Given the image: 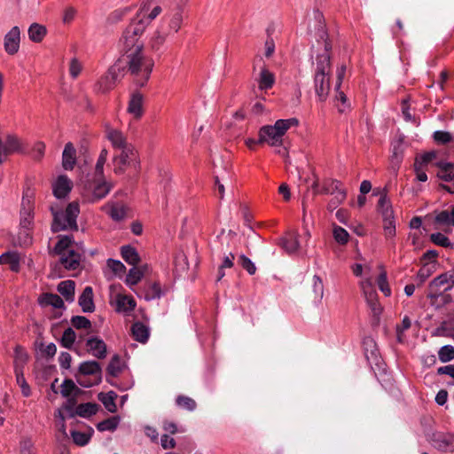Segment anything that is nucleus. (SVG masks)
<instances>
[{
	"label": "nucleus",
	"instance_id": "obj_1",
	"mask_svg": "<svg viewBox=\"0 0 454 454\" xmlns=\"http://www.w3.org/2000/svg\"><path fill=\"white\" fill-rule=\"evenodd\" d=\"M145 31L143 23L128 26L118 43L120 58L116 61L126 70L136 85L144 87L151 77L154 60L145 51L141 36Z\"/></svg>",
	"mask_w": 454,
	"mask_h": 454
},
{
	"label": "nucleus",
	"instance_id": "obj_2",
	"mask_svg": "<svg viewBox=\"0 0 454 454\" xmlns=\"http://www.w3.org/2000/svg\"><path fill=\"white\" fill-rule=\"evenodd\" d=\"M330 47L326 43L324 53L317 56L314 74V88L320 101H325L330 92L331 58Z\"/></svg>",
	"mask_w": 454,
	"mask_h": 454
},
{
	"label": "nucleus",
	"instance_id": "obj_3",
	"mask_svg": "<svg viewBox=\"0 0 454 454\" xmlns=\"http://www.w3.org/2000/svg\"><path fill=\"white\" fill-rule=\"evenodd\" d=\"M299 121L296 118L279 119L274 125H264L258 132L259 142L277 147L283 145V137L291 127H296Z\"/></svg>",
	"mask_w": 454,
	"mask_h": 454
},
{
	"label": "nucleus",
	"instance_id": "obj_4",
	"mask_svg": "<svg viewBox=\"0 0 454 454\" xmlns=\"http://www.w3.org/2000/svg\"><path fill=\"white\" fill-rule=\"evenodd\" d=\"M51 211L53 215V222L51 223V231L53 232L67 230H78L76 222L80 214V206L78 202L73 201L69 203L65 211L56 210L54 207H51Z\"/></svg>",
	"mask_w": 454,
	"mask_h": 454
},
{
	"label": "nucleus",
	"instance_id": "obj_5",
	"mask_svg": "<svg viewBox=\"0 0 454 454\" xmlns=\"http://www.w3.org/2000/svg\"><path fill=\"white\" fill-rule=\"evenodd\" d=\"M112 163L114 173L116 175H122L127 171L138 175L141 169L139 153L135 146H128L125 150L116 153Z\"/></svg>",
	"mask_w": 454,
	"mask_h": 454
},
{
	"label": "nucleus",
	"instance_id": "obj_6",
	"mask_svg": "<svg viewBox=\"0 0 454 454\" xmlns=\"http://www.w3.org/2000/svg\"><path fill=\"white\" fill-rule=\"evenodd\" d=\"M72 236H59L54 247V253L59 255L60 264L68 270H77L81 263L82 255L74 249Z\"/></svg>",
	"mask_w": 454,
	"mask_h": 454
},
{
	"label": "nucleus",
	"instance_id": "obj_7",
	"mask_svg": "<svg viewBox=\"0 0 454 454\" xmlns=\"http://www.w3.org/2000/svg\"><path fill=\"white\" fill-rule=\"evenodd\" d=\"M114 188V183L106 177L93 176L82 192V199L88 203H97L106 198Z\"/></svg>",
	"mask_w": 454,
	"mask_h": 454
},
{
	"label": "nucleus",
	"instance_id": "obj_8",
	"mask_svg": "<svg viewBox=\"0 0 454 454\" xmlns=\"http://www.w3.org/2000/svg\"><path fill=\"white\" fill-rule=\"evenodd\" d=\"M454 287V270L446 271L434 278L428 285L427 298L437 299L443 292Z\"/></svg>",
	"mask_w": 454,
	"mask_h": 454
},
{
	"label": "nucleus",
	"instance_id": "obj_9",
	"mask_svg": "<svg viewBox=\"0 0 454 454\" xmlns=\"http://www.w3.org/2000/svg\"><path fill=\"white\" fill-rule=\"evenodd\" d=\"M34 209H35V193L32 189L27 188L23 192V197L20 208L21 228L31 230L34 224Z\"/></svg>",
	"mask_w": 454,
	"mask_h": 454
},
{
	"label": "nucleus",
	"instance_id": "obj_10",
	"mask_svg": "<svg viewBox=\"0 0 454 454\" xmlns=\"http://www.w3.org/2000/svg\"><path fill=\"white\" fill-rule=\"evenodd\" d=\"M123 76L122 67L114 63L95 84V90L99 93H106L113 90L116 83Z\"/></svg>",
	"mask_w": 454,
	"mask_h": 454
},
{
	"label": "nucleus",
	"instance_id": "obj_11",
	"mask_svg": "<svg viewBox=\"0 0 454 454\" xmlns=\"http://www.w3.org/2000/svg\"><path fill=\"white\" fill-rule=\"evenodd\" d=\"M167 291L168 288H162L160 282H146L140 287L139 292L137 293V296L144 298L145 301H150L160 299Z\"/></svg>",
	"mask_w": 454,
	"mask_h": 454
},
{
	"label": "nucleus",
	"instance_id": "obj_12",
	"mask_svg": "<svg viewBox=\"0 0 454 454\" xmlns=\"http://www.w3.org/2000/svg\"><path fill=\"white\" fill-rule=\"evenodd\" d=\"M20 29L19 27L14 26L4 35V48L7 54L15 55L20 50Z\"/></svg>",
	"mask_w": 454,
	"mask_h": 454
},
{
	"label": "nucleus",
	"instance_id": "obj_13",
	"mask_svg": "<svg viewBox=\"0 0 454 454\" xmlns=\"http://www.w3.org/2000/svg\"><path fill=\"white\" fill-rule=\"evenodd\" d=\"M161 12L160 6H155L150 11L147 4H143L137 13V17L132 20L129 26L137 25L143 23L145 27L154 20Z\"/></svg>",
	"mask_w": 454,
	"mask_h": 454
},
{
	"label": "nucleus",
	"instance_id": "obj_14",
	"mask_svg": "<svg viewBox=\"0 0 454 454\" xmlns=\"http://www.w3.org/2000/svg\"><path fill=\"white\" fill-rule=\"evenodd\" d=\"M322 194L336 195L339 201H344L347 197V192L342 187V184L336 179L325 180L320 189Z\"/></svg>",
	"mask_w": 454,
	"mask_h": 454
},
{
	"label": "nucleus",
	"instance_id": "obj_15",
	"mask_svg": "<svg viewBox=\"0 0 454 454\" xmlns=\"http://www.w3.org/2000/svg\"><path fill=\"white\" fill-rule=\"evenodd\" d=\"M106 137L110 141L113 148L119 150V152L125 150L128 146H134L128 142L126 136L119 129L107 128Z\"/></svg>",
	"mask_w": 454,
	"mask_h": 454
},
{
	"label": "nucleus",
	"instance_id": "obj_16",
	"mask_svg": "<svg viewBox=\"0 0 454 454\" xmlns=\"http://www.w3.org/2000/svg\"><path fill=\"white\" fill-rule=\"evenodd\" d=\"M87 351L98 359H104L107 355V347L105 341L98 337H90L86 340Z\"/></svg>",
	"mask_w": 454,
	"mask_h": 454
},
{
	"label": "nucleus",
	"instance_id": "obj_17",
	"mask_svg": "<svg viewBox=\"0 0 454 454\" xmlns=\"http://www.w3.org/2000/svg\"><path fill=\"white\" fill-rule=\"evenodd\" d=\"M127 112L138 120L144 115V96L139 91H134L130 95Z\"/></svg>",
	"mask_w": 454,
	"mask_h": 454
},
{
	"label": "nucleus",
	"instance_id": "obj_18",
	"mask_svg": "<svg viewBox=\"0 0 454 454\" xmlns=\"http://www.w3.org/2000/svg\"><path fill=\"white\" fill-rule=\"evenodd\" d=\"M2 153L3 156L20 153L23 150V144L20 137L15 134H7L4 142L2 141Z\"/></svg>",
	"mask_w": 454,
	"mask_h": 454
},
{
	"label": "nucleus",
	"instance_id": "obj_19",
	"mask_svg": "<svg viewBox=\"0 0 454 454\" xmlns=\"http://www.w3.org/2000/svg\"><path fill=\"white\" fill-rule=\"evenodd\" d=\"M137 302L131 295L117 294L114 298L115 311L118 313H129L135 309Z\"/></svg>",
	"mask_w": 454,
	"mask_h": 454
},
{
	"label": "nucleus",
	"instance_id": "obj_20",
	"mask_svg": "<svg viewBox=\"0 0 454 454\" xmlns=\"http://www.w3.org/2000/svg\"><path fill=\"white\" fill-rule=\"evenodd\" d=\"M73 187L72 181L65 175H61L52 184L53 194L58 199L66 198Z\"/></svg>",
	"mask_w": 454,
	"mask_h": 454
},
{
	"label": "nucleus",
	"instance_id": "obj_21",
	"mask_svg": "<svg viewBox=\"0 0 454 454\" xmlns=\"http://www.w3.org/2000/svg\"><path fill=\"white\" fill-rule=\"evenodd\" d=\"M63 410L67 411L70 417L78 415L82 418H88L97 413L98 404L92 403H81L76 407L74 411L71 405H65Z\"/></svg>",
	"mask_w": 454,
	"mask_h": 454
},
{
	"label": "nucleus",
	"instance_id": "obj_22",
	"mask_svg": "<svg viewBox=\"0 0 454 454\" xmlns=\"http://www.w3.org/2000/svg\"><path fill=\"white\" fill-rule=\"evenodd\" d=\"M279 245L289 254L296 253L300 247L298 233L296 231L286 233V235L280 239Z\"/></svg>",
	"mask_w": 454,
	"mask_h": 454
},
{
	"label": "nucleus",
	"instance_id": "obj_23",
	"mask_svg": "<svg viewBox=\"0 0 454 454\" xmlns=\"http://www.w3.org/2000/svg\"><path fill=\"white\" fill-rule=\"evenodd\" d=\"M76 164V150L71 142L66 144L62 153V167L66 170L74 169Z\"/></svg>",
	"mask_w": 454,
	"mask_h": 454
},
{
	"label": "nucleus",
	"instance_id": "obj_24",
	"mask_svg": "<svg viewBox=\"0 0 454 454\" xmlns=\"http://www.w3.org/2000/svg\"><path fill=\"white\" fill-rule=\"evenodd\" d=\"M29 360L27 350L20 345H17L14 348L13 367L14 372L24 371L26 364Z\"/></svg>",
	"mask_w": 454,
	"mask_h": 454
},
{
	"label": "nucleus",
	"instance_id": "obj_25",
	"mask_svg": "<svg viewBox=\"0 0 454 454\" xmlns=\"http://www.w3.org/2000/svg\"><path fill=\"white\" fill-rule=\"evenodd\" d=\"M79 305L83 312H93L95 305L93 302V290L90 286H86L79 297Z\"/></svg>",
	"mask_w": 454,
	"mask_h": 454
},
{
	"label": "nucleus",
	"instance_id": "obj_26",
	"mask_svg": "<svg viewBox=\"0 0 454 454\" xmlns=\"http://www.w3.org/2000/svg\"><path fill=\"white\" fill-rule=\"evenodd\" d=\"M38 302L41 306H52L56 309H61L64 307V301L60 296L55 294L45 293L38 298Z\"/></svg>",
	"mask_w": 454,
	"mask_h": 454
},
{
	"label": "nucleus",
	"instance_id": "obj_27",
	"mask_svg": "<svg viewBox=\"0 0 454 454\" xmlns=\"http://www.w3.org/2000/svg\"><path fill=\"white\" fill-rule=\"evenodd\" d=\"M131 333L137 341L145 343L149 339V328L141 322H136L131 326Z\"/></svg>",
	"mask_w": 454,
	"mask_h": 454
},
{
	"label": "nucleus",
	"instance_id": "obj_28",
	"mask_svg": "<svg viewBox=\"0 0 454 454\" xmlns=\"http://www.w3.org/2000/svg\"><path fill=\"white\" fill-rule=\"evenodd\" d=\"M430 441L440 450H446L452 443L451 436L440 432L433 433Z\"/></svg>",
	"mask_w": 454,
	"mask_h": 454
},
{
	"label": "nucleus",
	"instance_id": "obj_29",
	"mask_svg": "<svg viewBox=\"0 0 454 454\" xmlns=\"http://www.w3.org/2000/svg\"><path fill=\"white\" fill-rule=\"evenodd\" d=\"M275 83V75L266 67L262 68L258 79V88L261 90L271 89Z\"/></svg>",
	"mask_w": 454,
	"mask_h": 454
},
{
	"label": "nucleus",
	"instance_id": "obj_30",
	"mask_svg": "<svg viewBox=\"0 0 454 454\" xmlns=\"http://www.w3.org/2000/svg\"><path fill=\"white\" fill-rule=\"evenodd\" d=\"M101 209L106 212L114 221H121L126 216V208L122 205L115 203L106 204L103 206Z\"/></svg>",
	"mask_w": 454,
	"mask_h": 454
},
{
	"label": "nucleus",
	"instance_id": "obj_31",
	"mask_svg": "<svg viewBox=\"0 0 454 454\" xmlns=\"http://www.w3.org/2000/svg\"><path fill=\"white\" fill-rule=\"evenodd\" d=\"M28 38L33 43H41L47 34V29L43 25L39 23H33L28 27Z\"/></svg>",
	"mask_w": 454,
	"mask_h": 454
},
{
	"label": "nucleus",
	"instance_id": "obj_32",
	"mask_svg": "<svg viewBox=\"0 0 454 454\" xmlns=\"http://www.w3.org/2000/svg\"><path fill=\"white\" fill-rule=\"evenodd\" d=\"M101 366L97 361H85L80 364L78 372L81 375H96L101 374Z\"/></svg>",
	"mask_w": 454,
	"mask_h": 454
},
{
	"label": "nucleus",
	"instance_id": "obj_33",
	"mask_svg": "<svg viewBox=\"0 0 454 454\" xmlns=\"http://www.w3.org/2000/svg\"><path fill=\"white\" fill-rule=\"evenodd\" d=\"M121 254L122 259L129 264L136 266L139 261L140 257L136 248L131 246H123L121 248Z\"/></svg>",
	"mask_w": 454,
	"mask_h": 454
},
{
	"label": "nucleus",
	"instance_id": "obj_34",
	"mask_svg": "<svg viewBox=\"0 0 454 454\" xmlns=\"http://www.w3.org/2000/svg\"><path fill=\"white\" fill-rule=\"evenodd\" d=\"M75 283L73 280L61 281L58 285V291L67 301H73L74 297Z\"/></svg>",
	"mask_w": 454,
	"mask_h": 454
},
{
	"label": "nucleus",
	"instance_id": "obj_35",
	"mask_svg": "<svg viewBox=\"0 0 454 454\" xmlns=\"http://www.w3.org/2000/svg\"><path fill=\"white\" fill-rule=\"evenodd\" d=\"M117 398V394L114 391H109L107 393H100L98 395L99 401L102 402L105 408L110 412L116 411V404L115 399Z\"/></svg>",
	"mask_w": 454,
	"mask_h": 454
},
{
	"label": "nucleus",
	"instance_id": "obj_36",
	"mask_svg": "<svg viewBox=\"0 0 454 454\" xmlns=\"http://www.w3.org/2000/svg\"><path fill=\"white\" fill-rule=\"evenodd\" d=\"M123 363L119 355H114L111 358L106 368L107 373L112 377H117L123 371Z\"/></svg>",
	"mask_w": 454,
	"mask_h": 454
},
{
	"label": "nucleus",
	"instance_id": "obj_37",
	"mask_svg": "<svg viewBox=\"0 0 454 454\" xmlns=\"http://www.w3.org/2000/svg\"><path fill=\"white\" fill-rule=\"evenodd\" d=\"M378 210L382 217H390L394 213L390 200L387 198V193H381L378 201Z\"/></svg>",
	"mask_w": 454,
	"mask_h": 454
},
{
	"label": "nucleus",
	"instance_id": "obj_38",
	"mask_svg": "<svg viewBox=\"0 0 454 454\" xmlns=\"http://www.w3.org/2000/svg\"><path fill=\"white\" fill-rule=\"evenodd\" d=\"M4 264H8L12 271L19 272L20 269V256L19 253L16 251L6 252Z\"/></svg>",
	"mask_w": 454,
	"mask_h": 454
},
{
	"label": "nucleus",
	"instance_id": "obj_39",
	"mask_svg": "<svg viewBox=\"0 0 454 454\" xmlns=\"http://www.w3.org/2000/svg\"><path fill=\"white\" fill-rule=\"evenodd\" d=\"M120 423V418L114 416L97 424V429L100 432L114 431Z\"/></svg>",
	"mask_w": 454,
	"mask_h": 454
},
{
	"label": "nucleus",
	"instance_id": "obj_40",
	"mask_svg": "<svg viewBox=\"0 0 454 454\" xmlns=\"http://www.w3.org/2000/svg\"><path fill=\"white\" fill-rule=\"evenodd\" d=\"M435 223L441 225H454V207L450 210H442L435 216Z\"/></svg>",
	"mask_w": 454,
	"mask_h": 454
},
{
	"label": "nucleus",
	"instance_id": "obj_41",
	"mask_svg": "<svg viewBox=\"0 0 454 454\" xmlns=\"http://www.w3.org/2000/svg\"><path fill=\"white\" fill-rule=\"evenodd\" d=\"M145 271L137 267H133L129 270L126 277V284L129 286L137 285L144 277Z\"/></svg>",
	"mask_w": 454,
	"mask_h": 454
},
{
	"label": "nucleus",
	"instance_id": "obj_42",
	"mask_svg": "<svg viewBox=\"0 0 454 454\" xmlns=\"http://www.w3.org/2000/svg\"><path fill=\"white\" fill-rule=\"evenodd\" d=\"M108 151L104 148L100 151L95 166L94 176L105 177L104 166L107 160Z\"/></svg>",
	"mask_w": 454,
	"mask_h": 454
},
{
	"label": "nucleus",
	"instance_id": "obj_43",
	"mask_svg": "<svg viewBox=\"0 0 454 454\" xmlns=\"http://www.w3.org/2000/svg\"><path fill=\"white\" fill-rule=\"evenodd\" d=\"M176 403L178 407L189 411H193L197 407V403L192 398L183 395L176 398Z\"/></svg>",
	"mask_w": 454,
	"mask_h": 454
},
{
	"label": "nucleus",
	"instance_id": "obj_44",
	"mask_svg": "<svg viewBox=\"0 0 454 454\" xmlns=\"http://www.w3.org/2000/svg\"><path fill=\"white\" fill-rule=\"evenodd\" d=\"M75 339H76V334H75L74 331L71 327H68L63 333V335L60 339V345L63 348L70 349V348H72V347L75 341Z\"/></svg>",
	"mask_w": 454,
	"mask_h": 454
},
{
	"label": "nucleus",
	"instance_id": "obj_45",
	"mask_svg": "<svg viewBox=\"0 0 454 454\" xmlns=\"http://www.w3.org/2000/svg\"><path fill=\"white\" fill-rule=\"evenodd\" d=\"M333 235L335 241L340 245H346L348 242L349 234L344 228L340 226H333Z\"/></svg>",
	"mask_w": 454,
	"mask_h": 454
},
{
	"label": "nucleus",
	"instance_id": "obj_46",
	"mask_svg": "<svg viewBox=\"0 0 454 454\" xmlns=\"http://www.w3.org/2000/svg\"><path fill=\"white\" fill-rule=\"evenodd\" d=\"M14 373L17 384L20 386L22 395L28 397L31 395V389L25 379L24 371L14 372Z\"/></svg>",
	"mask_w": 454,
	"mask_h": 454
},
{
	"label": "nucleus",
	"instance_id": "obj_47",
	"mask_svg": "<svg viewBox=\"0 0 454 454\" xmlns=\"http://www.w3.org/2000/svg\"><path fill=\"white\" fill-rule=\"evenodd\" d=\"M438 357L442 363H447L454 359V347L451 345L442 346L438 351Z\"/></svg>",
	"mask_w": 454,
	"mask_h": 454
},
{
	"label": "nucleus",
	"instance_id": "obj_48",
	"mask_svg": "<svg viewBox=\"0 0 454 454\" xmlns=\"http://www.w3.org/2000/svg\"><path fill=\"white\" fill-rule=\"evenodd\" d=\"M435 158L436 153L434 151L427 152L422 155L417 156L415 158L414 165L427 168V165Z\"/></svg>",
	"mask_w": 454,
	"mask_h": 454
},
{
	"label": "nucleus",
	"instance_id": "obj_49",
	"mask_svg": "<svg viewBox=\"0 0 454 454\" xmlns=\"http://www.w3.org/2000/svg\"><path fill=\"white\" fill-rule=\"evenodd\" d=\"M383 218L384 234L387 238H393L395 235V224L394 219V213L390 217Z\"/></svg>",
	"mask_w": 454,
	"mask_h": 454
},
{
	"label": "nucleus",
	"instance_id": "obj_50",
	"mask_svg": "<svg viewBox=\"0 0 454 454\" xmlns=\"http://www.w3.org/2000/svg\"><path fill=\"white\" fill-rule=\"evenodd\" d=\"M430 240L434 244L442 247H453V245L450 242V240L449 239V238L441 232L432 233L430 235Z\"/></svg>",
	"mask_w": 454,
	"mask_h": 454
},
{
	"label": "nucleus",
	"instance_id": "obj_51",
	"mask_svg": "<svg viewBox=\"0 0 454 454\" xmlns=\"http://www.w3.org/2000/svg\"><path fill=\"white\" fill-rule=\"evenodd\" d=\"M71 436L76 445L84 446L90 442L91 434L79 431H71Z\"/></svg>",
	"mask_w": 454,
	"mask_h": 454
},
{
	"label": "nucleus",
	"instance_id": "obj_52",
	"mask_svg": "<svg viewBox=\"0 0 454 454\" xmlns=\"http://www.w3.org/2000/svg\"><path fill=\"white\" fill-rule=\"evenodd\" d=\"M377 285L385 296L388 297L391 295V289L389 287L387 272L385 270L380 272L379 275L377 278Z\"/></svg>",
	"mask_w": 454,
	"mask_h": 454
},
{
	"label": "nucleus",
	"instance_id": "obj_53",
	"mask_svg": "<svg viewBox=\"0 0 454 454\" xmlns=\"http://www.w3.org/2000/svg\"><path fill=\"white\" fill-rule=\"evenodd\" d=\"M71 324L76 329H90L91 327V322L83 316L72 317Z\"/></svg>",
	"mask_w": 454,
	"mask_h": 454
},
{
	"label": "nucleus",
	"instance_id": "obj_54",
	"mask_svg": "<svg viewBox=\"0 0 454 454\" xmlns=\"http://www.w3.org/2000/svg\"><path fill=\"white\" fill-rule=\"evenodd\" d=\"M239 263L241 267L247 271L249 275H254L256 272V267L254 263L245 254L239 256Z\"/></svg>",
	"mask_w": 454,
	"mask_h": 454
},
{
	"label": "nucleus",
	"instance_id": "obj_55",
	"mask_svg": "<svg viewBox=\"0 0 454 454\" xmlns=\"http://www.w3.org/2000/svg\"><path fill=\"white\" fill-rule=\"evenodd\" d=\"M433 138L439 145H446L452 140V136L448 131L437 130L434 132Z\"/></svg>",
	"mask_w": 454,
	"mask_h": 454
},
{
	"label": "nucleus",
	"instance_id": "obj_56",
	"mask_svg": "<svg viewBox=\"0 0 454 454\" xmlns=\"http://www.w3.org/2000/svg\"><path fill=\"white\" fill-rule=\"evenodd\" d=\"M107 266L116 275L123 274L126 270L125 265L119 260L108 259Z\"/></svg>",
	"mask_w": 454,
	"mask_h": 454
},
{
	"label": "nucleus",
	"instance_id": "obj_57",
	"mask_svg": "<svg viewBox=\"0 0 454 454\" xmlns=\"http://www.w3.org/2000/svg\"><path fill=\"white\" fill-rule=\"evenodd\" d=\"M362 288L364 294V297L367 304L373 301L378 298L376 291L372 288L370 283H364L362 285Z\"/></svg>",
	"mask_w": 454,
	"mask_h": 454
},
{
	"label": "nucleus",
	"instance_id": "obj_58",
	"mask_svg": "<svg viewBox=\"0 0 454 454\" xmlns=\"http://www.w3.org/2000/svg\"><path fill=\"white\" fill-rule=\"evenodd\" d=\"M182 21L183 18L181 13L176 12L173 14L168 21L169 30L176 33L181 27Z\"/></svg>",
	"mask_w": 454,
	"mask_h": 454
},
{
	"label": "nucleus",
	"instance_id": "obj_59",
	"mask_svg": "<svg viewBox=\"0 0 454 454\" xmlns=\"http://www.w3.org/2000/svg\"><path fill=\"white\" fill-rule=\"evenodd\" d=\"M82 69V66L81 62L76 59L74 58L71 59L69 64V74L70 75L75 79L79 76Z\"/></svg>",
	"mask_w": 454,
	"mask_h": 454
},
{
	"label": "nucleus",
	"instance_id": "obj_60",
	"mask_svg": "<svg viewBox=\"0 0 454 454\" xmlns=\"http://www.w3.org/2000/svg\"><path fill=\"white\" fill-rule=\"evenodd\" d=\"M434 337H451L450 330L447 327V323L442 322L432 332Z\"/></svg>",
	"mask_w": 454,
	"mask_h": 454
},
{
	"label": "nucleus",
	"instance_id": "obj_61",
	"mask_svg": "<svg viewBox=\"0 0 454 454\" xmlns=\"http://www.w3.org/2000/svg\"><path fill=\"white\" fill-rule=\"evenodd\" d=\"M76 388L74 382L72 380H65L61 385V395L65 397L69 396Z\"/></svg>",
	"mask_w": 454,
	"mask_h": 454
},
{
	"label": "nucleus",
	"instance_id": "obj_62",
	"mask_svg": "<svg viewBox=\"0 0 454 454\" xmlns=\"http://www.w3.org/2000/svg\"><path fill=\"white\" fill-rule=\"evenodd\" d=\"M453 169V164L446 163L442 168V175L441 176V178L446 182H453L454 184V171Z\"/></svg>",
	"mask_w": 454,
	"mask_h": 454
},
{
	"label": "nucleus",
	"instance_id": "obj_63",
	"mask_svg": "<svg viewBox=\"0 0 454 454\" xmlns=\"http://www.w3.org/2000/svg\"><path fill=\"white\" fill-rule=\"evenodd\" d=\"M165 40L166 34H160V32H156L151 41L152 48L153 50H159L160 47L164 43Z\"/></svg>",
	"mask_w": 454,
	"mask_h": 454
},
{
	"label": "nucleus",
	"instance_id": "obj_64",
	"mask_svg": "<svg viewBox=\"0 0 454 454\" xmlns=\"http://www.w3.org/2000/svg\"><path fill=\"white\" fill-rule=\"evenodd\" d=\"M76 13H77V11L74 7L70 6V7L66 8L64 11V13H63V18H62L63 23L70 24L71 22H73V20H74V18L76 16Z\"/></svg>",
	"mask_w": 454,
	"mask_h": 454
}]
</instances>
